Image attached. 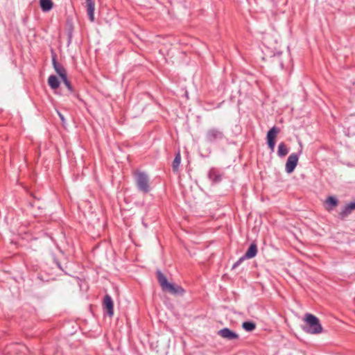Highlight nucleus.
<instances>
[{
	"mask_svg": "<svg viewBox=\"0 0 355 355\" xmlns=\"http://www.w3.org/2000/svg\"><path fill=\"white\" fill-rule=\"evenodd\" d=\"M156 277L163 292L175 296H182L185 293V290L181 286L169 283L166 277L159 270H157Z\"/></svg>",
	"mask_w": 355,
	"mask_h": 355,
	"instance_id": "obj_1",
	"label": "nucleus"
},
{
	"mask_svg": "<svg viewBox=\"0 0 355 355\" xmlns=\"http://www.w3.org/2000/svg\"><path fill=\"white\" fill-rule=\"evenodd\" d=\"M135 186L137 190L143 194H147L151 191L150 181L148 175L139 170L132 172Z\"/></svg>",
	"mask_w": 355,
	"mask_h": 355,
	"instance_id": "obj_2",
	"label": "nucleus"
},
{
	"mask_svg": "<svg viewBox=\"0 0 355 355\" xmlns=\"http://www.w3.org/2000/svg\"><path fill=\"white\" fill-rule=\"evenodd\" d=\"M225 139L224 132L217 127L209 128L205 134V140L209 144H217Z\"/></svg>",
	"mask_w": 355,
	"mask_h": 355,
	"instance_id": "obj_3",
	"label": "nucleus"
},
{
	"mask_svg": "<svg viewBox=\"0 0 355 355\" xmlns=\"http://www.w3.org/2000/svg\"><path fill=\"white\" fill-rule=\"evenodd\" d=\"M306 322V331L312 334H318L322 331V327L319 319L311 313H306L304 315Z\"/></svg>",
	"mask_w": 355,
	"mask_h": 355,
	"instance_id": "obj_4",
	"label": "nucleus"
},
{
	"mask_svg": "<svg viewBox=\"0 0 355 355\" xmlns=\"http://www.w3.org/2000/svg\"><path fill=\"white\" fill-rule=\"evenodd\" d=\"M300 149L298 152V153H291L286 161V166H285V170L287 173H291L294 171L295 167L297 165L298 159H299V155L302 152V144L300 142Z\"/></svg>",
	"mask_w": 355,
	"mask_h": 355,
	"instance_id": "obj_5",
	"label": "nucleus"
},
{
	"mask_svg": "<svg viewBox=\"0 0 355 355\" xmlns=\"http://www.w3.org/2000/svg\"><path fill=\"white\" fill-rule=\"evenodd\" d=\"M280 129L277 126H273L267 132L266 139L268 148L273 151L275 146V139L277 135L279 133Z\"/></svg>",
	"mask_w": 355,
	"mask_h": 355,
	"instance_id": "obj_6",
	"label": "nucleus"
},
{
	"mask_svg": "<svg viewBox=\"0 0 355 355\" xmlns=\"http://www.w3.org/2000/svg\"><path fill=\"white\" fill-rule=\"evenodd\" d=\"M103 308L105 313H106L110 317H112L114 315V302L111 296L106 294L103 300Z\"/></svg>",
	"mask_w": 355,
	"mask_h": 355,
	"instance_id": "obj_7",
	"label": "nucleus"
},
{
	"mask_svg": "<svg viewBox=\"0 0 355 355\" xmlns=\"http://www.w3.org/2000/svg\"><path fill=\"white\" fill-rule=\"evenodd\" d=\"M218 335L229 340H233L239 338V335L229 328H223L218 331Z\"/></svg>",
	"mask_w": 355,
	"mask_h": 355,
	"instance_id": "obj_8",
	"label": "nucleus"
},
{
	"mask_svg": "<svg viewBox=\"0 0 355 355\" xmlns=\"http://www.w3.org/2000/svg\"><path fill=\"white\" fill-rule=\"evenodd\" d=\"M207 175L213 184L219 183L223 178V174L216 168H211Z\"/></svg>",
	"mask_w": 355,
	"mask_h": 355,
	"instance_id": "obj_9",
	"label": "nucleus"
},
{
	"mask_svg": "<svg viewBox=\"0 0 355 355\" xmlns=\"http://www.w3.org/2000/svg\"><path fill=\"white\" fill-rule=\"evenodd\" d=\"M355 209V201L351 202L347 204L343 207L341 211L339 212V218L341 220H345L352 212Z\"/></svg>",
	"mask_w": 355,
	"mask_h": 355,
	"instance_id": "obj_10",
	"label": "nucleus"
},
{
	"mask_svg": "<svg viewBox=\"0 0 355 355\" xmlns=\"http://www.w3.org/2000/svg\"><path fill=\"white\" fill-rule=\"evenodd\" d=\"M52 64L55 72L58 76L67 71L62 64L58 62L57 55L53 51H52Z\"/></svg>",
	"mask_w": 355,
	"mask_h": 355,
	"instance_id": "obj_11",
	"label": "nucleus"
},
{
	"mask_svg": "<svg viewBox=\"0 0 355 355\" xmlns=\"http://www.w3.org/2000/svg\"><path fill=\"white\" fill-rule=\"evenodd\" d=\"M86 5L89 19L93 22L94 21L95 0H86Z\"/></svg>",
	"mask_w": 355,
	"mask_h": 355,
	"instance_id": "obj_12",
	"label": "nucleus"
},
{
	"mask_svg": "<svg viewBox=\"0 0 355 355\" xmlns=\"http://www.w3.org/2000/svg\"><path fill=\"white\" fill-rule=\"evenodd\" d=\"M325 203L327 205L326 209L331 211L338 205L339 201L335 196H330L327 198Z\"/></svg>",
	"mask_w": 355,
	"mask_h": 355,
	"instance_id": "obj_13",
	"label": "nucleus"
},
{
	"mask_svg": "<svg viewBox=\"0 0 355 355\" xmlns=\"http://www.w3.org/2000/svg\"><path fill=\"white\" fill-rule=\"evenodd\" d=\"M257 245L255 243H252L248 248V250L244 254V258L252 259L254 258L257 254Z\"/></svg>",
	"mask_w": 355,
	"mask_h": 355,
	"instance_id": "obj_14",
	"label": "nucleus"
},
{
	"mask_svg": "<svg viewBox=\"0 0 355 355\" xmlns=\"http://www.w3.org/2000/svg\"><path fill=\"white\" fill-rule=\"evenodd\" d=\"M180 163H181V154H180V150H178L175 153V158L172 163V168H173V172H175V173L178 172Z\"/></svg>",
	"mask_w": 355,
	"mask_h": 355,
	"instance_id": "obj_15",
	"label": "nucleus"
},
{
	"mask_svg": "<svg viewBox=\"0 0 355 355\" xmlns=\"http://www.w3.org/2000/svg\"><path fill=\"white\" fill-rule=\"evenodd\" d=\"M48 84L53 89H56L60 87V83L55 75H51L48 78Z\"/></svg>",
	"mask_w": 355,
	"mask_h": 355,
	"instance_id": "obj_16",
	"label": "nucleus"
},
{
	"mask_svg": "<svg viewBox=\"0 0 355 355\" xmlns=\"http://www.w3.org/2000/svg\"><path fill=\"white\" fill-rule=\"evenodd\" d=\"M41 9L44 12H49L53 8V1L51 0H40Z\"/></svg>",
	"mask_w": 355,
	"mask_h": 355,
	"instance_id": "obj_17",
	"label": "nucleus"
},
{
	"mask_svg": "<svg viewBox=\"0 0 355 355\" xmlns=\"http://www.w3.org/2000/svg\"><path fill=\"white\" fill-rule=\"evenodd\" d=\"M288 148L284 142H281L278 146L277 155L281 157H285L288 153Z\"/></svg>",
	"mask_w": 355,
	"mask_h": 355,
	"instance_id": "obj_18",
	"label": "nucleus"
},
{
	"mask_svg": "<svg viewBox=\"0 0 355 355\" xmlns=\"http://www.w3.org/2000/svg\"><path fill=\"white\" fill-rule=\"evenodd\" d=\"M63 83L67 88L69 94L72 95L73 96L77 98H79L78 93L74 89L71 82L69 80L64 81Z\"/></svg>",
	"mask_w": 355,
	"mask_h": 355,
	"instance_id": "obj_19",
	"label": "nucleus"
},
{
	"mask_svg": "<svg viewBox=\"0 0 355 355\" xmlns=\"http://www.w3.org/2000/svg\"><path fill=\"white\" fill-rule=\"evenodd\" d=\"M242 327L246 331H252L256 329V324L252 321H245L242 324Z\"/></svg>",
	"mask_w": 355,
	"mask_h": 355,
	"instance_id": "obj_20",
	"label": "nucleus"
},
{
	"mask_svg": "<svg viewBox=\"0 0 355 355\" xmlns=\"http://www.w3.org/2000/svg\"><path fill=\"white\" fill-rule=\"evenodd\" d=\"M245 259H247V258H244L243 255L236 262L234 263V264L232 266V268L238 267Z\"/></svg>",
	"mask_w": 355,
	"mask_h": 355,
	"instance_id": "obj_21",
	"label": "nucleus"
},
{
	"mask_svg": "<svg viewBox=\"0 0 355 355\" xmlns=\"http://www.w3.org/2000/svg\"><path fill=\"white\" fill-rule=\"evenodd\" d=\"M245 259H247V258H244L243 255L236 262L234 263V264L232 266V268L238 267Z\"/></svg>",
	"mask_w": 355,
	"mask_h": 355,
	"instance_id": "obj_22",
	"label": "nucleus"
},
{
	"mask_svg": "<svg viewBox=\"0 0 355 355\" xmlns=\"http://www.w3.org/2000/svg\"><path fill=\"white\" fill-rule=\"evenodd\" d=\"M61 78V80H62V82L64 83V81L69 80L68 78H67V71L62 73L61 75L59 76Z\"/></svg>",
	"mask_w": 355,
	"mask_h": 355,
	"instance_id": "obj_23",
	"label": "nucleus"
},
{
	"mask_svg": "<svg viewBox=\"0 0 355 355\" xmlns=\"http://www.w3.org/2000/svg\"><path fill=\"white\" fill-rule=\"evenodd\" d=\"M58 115H59V116H60V118L61 121H62V122H64V116H63L60 112H58Z\"/></svg>",
	"mask_w": 355,
	"mask_h": 355,
	"instance_id": "obj_24",
	"label": "nucleus"
},
{
	"mask_svg": "<svg viewBox=\"0 0 355 355\" xmlns=\"http://www.w3.org/2000/svg\"><path fill=\"white\" fill-rule=\"evenodd\" d=\"M29 205H30V206H31V207H35V203H34V202H29Z\"/></svg>",
	"mask_w": 355,
	"mask_h": 355,
	"instance_id": "obj_25",
	"label": "nucleus"
},
{
	"mask_svg": "<svg viewBox=\"0 0 355 355\" xmlns=\"http://www.w3.org/2000/svg\"><path fill=\"white\" fill-rule=\"evenodd\" d=\"M71 33L69 34V43L71 42Z\"/></svg>",
	"mask_w": 355,
	"mask_h": 355,
	"instance_id": "obj_26",
	"label": "nucleus"
},
{
	"mask_svg": "<svg viewBox=\"0 0 355 355\" xmlns=\"http://www.w3.org/2000/svg\"><path fill=\"white\" fill-rule=\"evenodd\" d=\"M33 197L35 199L40 200V198H37V197H36V196H33Z\"/></svg>",
	"mask_w": 355,
	"mask_h": 355,
	"instance_id": "obj_27",
	"label": "nucleus"
}]
</instances>
